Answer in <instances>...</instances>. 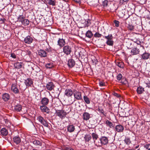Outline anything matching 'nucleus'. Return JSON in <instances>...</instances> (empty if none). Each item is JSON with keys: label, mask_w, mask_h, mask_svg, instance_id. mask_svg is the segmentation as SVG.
<instances>
[{"label": "nucleus", "mask_w": 150, "mask_h": 150, "mask_svg": "<svg viewBox=\"0 0 150 150\" xmlns=\"http://www.w3.org/2000/svg\"><path fill=\"white\" fill-rule=\"evenodd\" d=\"M5 120L6 123H8V120L7 119H5Z\"/></svg>", "instance_id": "bf43d9fd"}, {"label": "nucleus", "mask_w": 150, "mask_h": 150, "mask_svg": "<svg viewBox=\"0 0 150 150\" xmlns=\"http://www.w3.org/2000/svg\"><path fill=\"white\" fill-rule=\"evenodd\" d=\"M75 129L74 126L73 125H69L67 127V131L70 132H73L74 131Z\"/></svg>", "instance_id": "aec40b11"}, {"label": "nucleus", "mask_w": 150, "mask_h": 150, "mask_svg": "<svg viewBox=\"0 0 150 150\" xmlns=\"http://www.w3.org/2000/svg\"><path fill=\"white\" fill-rule=\"evenodd\" d=\"M60 93V91L59 90L56 91L54 93V97L55 98H58Z\"/></svg>", "instance_id": "ea45409f"}, {"label": "nucleus", "mask_w": 150, "mask_h": 150, "mask_svg": "<svg viewBox=\"0 0 150 150\" xmlns=\"http://www.w3.org/2000/svg\"><path fill=\"white\" fill-rule=\"evenodd\" d=\"M33 40V38L30 36H28L24 39V41L25 43L30 44L31 43Z\"/></svg>", "instance_id": "423d86ee"}, {"label": "nucleus", "mask_w": 150, "mask_h": 150, "mask_svg": "<svg viewBox=\"0 0 150 150\" xmlns=\"http://www.w3.org/2000/svg\"><path fill=\"white\" fill-rule=\"evenodd\" d=\"M1 134L4 136L6 135L8 133V131L5 128H3L1 130Z\"/></svg>", "instance_id": "cd10ccee"}, {"label": "nucleus", "mask_w": 150, "mask_h": 150, "mask_svg": "<svg viewBox=\"0 0 150 150\" xmlns=\"http://www.w3.org/2000/svg\"><path fill=\"white\" fill-rule=\"evenodd\" d=\"M113 22L115 24V26L116 27H118L119 26V22L117 20H115L113 21Z\"/></svg>", "instance_id": "49530a36"}, {"label": "nucleus", "mask_w": 150, "mask_h": 150, "mask_svg": "<svg viewBox=\"0 0 150 150\" xmlns=\"http://www.w3.org/2000/svg\"><path fill=\"white\" fill-rule=\"evenodd\" d=\"M94 37L96 38H100L101 37L102 35L101 34L98 33L96 32L94 35Z\"/></svg>", "instance_id": "de8ad7c7"}, {"label": "nucleus", "mask_w": 150, "mask_h": 150, "mask_svg": "<svg viewBox=\"0 0 150 150\" xmlns=\"http://www.w3.org/2000/svg\"><path fill=\"white\" fill-rule=\"evenodd\" d=\"M74 1L77 3H81V1L80 0H74Z\"/></svg>", "instance_id": "4d7b16f0"}, {"label": "nucleus", "mask_w": 150, "mask_h": 150, "mask_svg": "<svg viewBox=\"0 0 150 150\" xmlns=\"http://www.w3.org/2000/svg\"><path fill=\"white\" fill-rule=\"evenodd\" d=\"M22 24L25 25H27L29 24V21L28 19L24 18Z\"/></svg>", "instance_id": "e433bc0d"}, {"label": "nucleus", "mask_w": 150, "mask_h": 150, "mask_svg": "<svg viewBox=\"0 0 150 150\" xmlns=\"http://www.w3.org/2000/svg\"><path fill=\"white\" fill-rule=\"evenodd\" d=\"M4 20H5V19L4 18H1L0 19V22L1 23H4Z\"/></svg>", "instance_id": "5fc2aeb1"}, {"label": "nucleus", "mask_w": 150, "mask_h": 150, "mask_svg": "<svg viewBox=\"0 0 150 150\" xmlns=\"http://www.w3.org/2000/svg\"><path fill=\"white\" fill-rule=\"evenodd\" d=\"M33 143L35 146H41L42 143L39 140H34L33 141Z\"/></svg>", "instance_id": "7c9ffc66"}, {"label": "nucleus", "mask_w": 150, "mask_h": 150, "mask_svg": "<svg viewBox=\"0 0 150 150\" xmlns=\"http://www.w3.org/2000/svg\"><path fill=\"white\" fill-rule=\"evenodd\" d=\"M99 84L100 86H103L105 85V83L103 81H100L99 82Z\"/></svg>", "instance_id": "8fccbe9b"}, {"label": "nucleus", "mask_w": 150, "mask_h": 150, "mask_svg": "<svg viewBox=\"0 0 150 150\" xmlns=\"http://www.w3.org/2000/svg\"><path fill=\"white\" fill-rule=\"evenodd\" d=\"M117 65L120 68H123L124 67L123 63L122 62H117L116 63Z\"/></svg>", "instance_id": "f704fd0d"}, {"label": "nucleus", "mask_w": 150, "mask_h": 150, "mask_svg": "<svg viewBox=\"0 0 150 150\" xmlns=\"http://www.w3.org/2000/svg\"><path fill=\"white\" fill-rule=\"evenodd\" d=\"M104 38L108 40H112L113 38V36L111 34H109L108 36H105Z\"/></svg>", "instance_id": "a19ab883"}, {"label": "nucleus", "mask_w": 150, "mask_h": 150, "mask_svg": "<svg viewBox=\"0 0 150 150\" xmlns=\"http://www.w3.org/2000/svg\"><path fill=\"white\" fill-rule=\"evenodd\" d=\"M113 41L112 40H107L106 42V44L110 46H112L113 45Z\"/></svg>", "instance_id": "4c0bfd02"}, {"label": "nucleus", "mask_w": 150, "mask_h": 150, "mask_svg": "<svg viewBox=\"0 0 150 150\" xmlns=\"http://www.w3.org/2000/svg\"><path fill=\"white\" fill-rule=\"evenodd\" d=\"M56 114L60 118L62 119L66 117L67 113L65 110H57L56 112Z\"/></svg>", "instance_id": "7ed1b4c3"}, {"label": "nucleus", "mask_w": 150, "mask_h": 150, "mask_svg": "<svg viewBox=\"0 0 150 150\" xmlns=\"http://www.w3.org/2000/svg\"><path fill=\"white\" fill-rule=\"evenodd\" d=\"M92 137L93 139L94 142L95 143L96 140L98 138V135L96 133H93L91 134Z\"/></svg>", "instance_id": "c756f323"}, {"label": "nucleus", "mask_w": 150, "mask_h": 150, "mask_svg": "<svg viewBox=\"0 0 150 150\" xmlns=\"http://www.w3.org/2000/svg\"><path fill=\"white\" fill-rule=\"evenodd\" d=\"M46 3L50 5L55 6L56 5V1L55 0H45Z\"/></svg>", "instance_id": "5701e85b"}, {"label": "nucleus", "mask_w": 150, "mask_h": 150, "mask_svg": "<svg viewBox=\"0 0 150 150\" xmlns=\"http://www.w3.org/2000/svg\"><path fill=\"white\" fill-rule=\"evenodd\" d=\"M108 1L107 0H105L102 2V5L104 7L107 6H108Z\"/></svg>", "instance_id": "c03bdc74"}, {"label": "nucleus", "mask_w": 150, "mask_h": 150, "mask_svg": "<svg viewBox=\"0 0 150 150\" xmlns=\"http://www.w3.org/2000/svg\"><path fill=\"white\" fill-rule=\"evenodd\" d=\"M31 54V52L30 51H27L26 52V54L29 55H30Z\"/></svg>", "instance_id": "13d9d810"}, {"label": "nucleus", "mask_w": 150, "mask_h": 150, "mask_svg": "<svg viewBox=\"0 0 150 150\" xmlns=\"http://www.w3.org/2000/svg\"><path fill=\"white\" fill-rule=\"evenodd\" d=\"M91 139V136L89 134H86L84 137V139L86 142H88Z\"/></svg>", "instance_id": "c85d7f7f"}, {"label": "nucleus", "mask_w": 150, "mask_h": 150, "mask_svg": "<svg viewBox=\"0 0 150 150\" xmlns=\"http://www.w3.org/2000/svg\"><path fill=\"white\" fill-rule=\"evenodd\" d=\"M51 150L50 149H47V150Z\"/></svg>", "instance_id": "e2e57ef3"}, {"label": "nucleus", "mask_w": 150, "mask_h": 150, "mask_svg": "<svg viewBox=\"0 0 150 150\" xmlns=\"http://www.w3.org/2000/svg\"><path fill=\"white\" fill-rule=\"evenodd\" d=\"M100 140L102 144L106 145L108 143V139L105 136L102 137L100 138Z\"/></svg>", "instance_id": "0eeeda50"}, {"label": "nucleus", "mask_w": 150, "mask_h": 150, "mask_svg": "<svg viewBox=\"0 0 150 150\" xmlns=\"http://www.w3.org/2000/svg\"><path fill=\"white\" fill-rule=\"evenodd\" d=\"M11 56L13 58H15L16 57V55L14 53H12L11 54Z\"/></svg>", "instance_id": "3c124183"}, {"label": "nucleus", "mask_w": 150, "mask_h": 150, "mask_svg": "<svg viewBox=\"0 0 150 150\" xmlns=\"http://www.w3.org/2000/svg\"><path fill=\"white\" fill-rule=\"evenodd\" d=\"M63 52L67 55L70 54L72 52L71 46L68 45L64 46L63 48Z\"/></svg>", "instance_id": "20e7f679"}, {"label": "nucleus", "mask_w": 150, "mask_h": 150, "mask_svg": "<svg viewBox=\"0 0 150 150\" xmlns=\"http://www.w3.org/2000/svg\"><path fill=\"white\" fill-rule=\"evenodd\" d=\"M24 19V18L21 16H20L18 18V20L19 22H21L22 23L23 22V21Z\"/></svg>", "instance_id": "a18cd8bd"}, {"label": "nucleus", "mask_w": 150, "mask_h": 150, "mask_svg": "<svg viewBox=\"0 0 150 150\" xmlns=\"http://www.w3.org/2000/svg\"><path fill=\"white\" fill-rule=\"evenodd\" d=\"M54 66L52 63H48L45 65L47 68L51 69L54 67Z\"/></svg>", "instance_id": "58836bf2"}, {"label": "nucleus", "mask_w": 150, "mask_h": 150, "mask_svg": "<svg viewBox=\"0 0 150 150\" xmlns=\"http://www.w3.org/2000/svg\"><path fill=\"white\" fill-rule=\"evenodd\" d=\"M150 54L149 53L145 52L143 54L141 55L142 56L141 59L143 60L147 59L149 58Z\"/></svg>", "instance_id": "4468645a"}, {"label": "nucleus", "mask_w": 150, "mask_h": 150, "mask_svg": "<svg viewBox=\"0 0 150 150\" xmlns=\"http://www.w3.org/2000/svg\"><path fill=\"white\" fill-rule=\"evenodd\" d=\"M116 131L118 132H122L124 129V127L121 125H116L115 127Z\"/></svg>", "instance_id": "1a4fd4ad"}, {"label": "nucleus", "mask_w": 150, "mask_h": 150, "mask_svg": "<svg viewBox=\"0 0 150 150\" xmlns=\"http://www.w3.org/2000/svg\"><path fill=\"white\" fill-rule=\"evenodd\" d=\"M13 141L16 144H18L21 142V139L19 137L16 136L13 137Z\"/></svg>", "instance_id": "b1692460"}, {"label": "nucleus", "mask_w": 150, "mask_h": 150, "mask_svg": "<svg viewBox=\"0 0 150 150\" xmlns=\"http://www.w3.org/2000/svg\"><path fill=\"white\" fill-rule=\"evenodd\" d=\"M83 99L85 102L87 104H89L90 103V100L87 96H83Z\"/></svg>", "instance_id": "c9c22d12"}, {"label": "nucleus", "mask_w": 150, "mask_h": 150, "mask_svg": "<svg viewBox=\"0 0 150 150\" xmlns=\"http://www.w3.org/2000/svg\"><path fill=\"white\" fill-rule=\"evenodd\" d=\"M127 27L128 29L130 30H132L134 29V26L132 25V24H127Z\"/></svg>", "instance_id": "37998d69"}, {"label": "nucleus", "mask_w": 150, "mask_h": 150, "mask_svg": "<svg viewBox=\"0 0 150 150\" xmlns=\"http://www.w3.org/2000/svg\"><path fill=\"white\" fill-rule=\"evenodd\" d=\"M97 110L99 112H100V113L102 114L104 116H106L107 114L106 113H104V111L103 109H101L99 108H98V109Z\"/></svg>", "instance_id": "79ce46f5"}, {"label": "nucleus", "mask_w": 150, "mask_h": 150, "mask_svg": "<svg viewBox=\"0 0 150 150\" xmlns=\"http://www.w3.org/2000/svg\"><path fill=\"white\" fill-rule=\"evenodd\" d=\"M113 94L114 96H115L117 97H120V95L114 92Z\"/></svg>", "instance_id": "603ef678"}, {"label": "nucleus", "mask_w": 150, "mask_h": 150, "mask_svg": "<svg viewBox=\"0 0 150 150\" xmlns=\"http://www.w3.org/2000/svg\"><path fill=\"white\" fill-rule=\"evenodd\" d=\"M21 63L16 62L15 63L14 67L16 69H19L22 67V65Z\"/></svg>", "instance_id": "473e14b6"}, {"label": "nucleus", "mask_w": 150, "mask_h": 150, "mask_svg": "<svg viewBox=\"0 0 150 150\" xmlns=\"http://www.w3.org/2000/svg\"><path fill=\"white\" fill-rule=\"evenodd\" d=\"M57 43V45L60 47H63L65 44V40L62 38H59L58 41Z\"/></svg>", "instance_id": "f8f14e48"}, {"label": "nucleus", "mask_w": 150, "mask_h": 150, "mask_svg": "<svg viewBox=\"0 0 150 150\" xmlns=\"http://www.w3.org/2000/svg\"><path fill=\"white\" fill-rule=\"evenodd\" d=\"M82 117L84 120L87 121L90 118V115L87 112H85L83 114Z\"/></svg>", "instance_id": "9b49d317"}, {"label": "nucleus", "mask_w": 150, "mask_h": 150, "mask_svg": "<svg viewBox=\"0 0 150 150\" xmlns=\"http://www.w3.org/2000/svg\"><path fill=\"white\" fill-rule=\"evenodd\" d=\"M139 145H137L136 146H135V147H134V148L135 149H137L139 148Z\"/></svg>", "instance_id": "052dcab7"}, {"label": "nucleus", "mask_w": 150, "mask_h": 150, "mask_svg": "<svg viewBox=\"0 0 150 150\" xmlns=\"http://www.w3.org/2000/svg\"><path fill=\"white\" fill-rule=\"evenodd\" d=\"M38 54L41 57H46L47 56V53L45 51L40 50L38 52Z\"/></svg>", "instance_id": "f3484780"}, {"label": "nucleus", "mask_w": 150, "mask_h": 150, "mask_svg": "<svg viewBox=\"0 0 150 150\" xmlns=\"http://www.w3.org/2000/svg\"><path fill=\"white\" fill-rule=\"evenodd\" d=\"M54 87V85L52 82L48 83L46 86L47 89L49 91H51L53 89Z\"/></svg>", "instance_id": "2eb2a0df"}, {"label": "nucleus", "mask_w": 150, "mask_h": 150, "mask_svg": "<svg viewBox=\"0 0 150 150\" xmlns=\"http://www.w3.org/2000/svg\"><path fill=\"white\" fill-rule=\"evenodd\" d=\"M139 42V43H137V44L138 45H139L140 44V43H141V42Z\"/></svg>", "instance_id": "680f3d73"}, {"label": "nucleus", "mask_w": 150, "mask_h": 150, "mask_svg": "<svg viewBox=\"0 0 150 150\" xmlns=\"http://www.w3.org/2000/svg\"><path fill=\"white\" fill-rule=\"evenodd\" d=\"M10 96L9 94L7 93L4 94L2 96V98L4 101H7L9 99Z\"/></svg>", "instance_id": "4be33fe9"}, {"label": "nucleus", "mask_w": 150, "mask_h": 150, "mask_svg": "<svg viewBox=\"0 0 150 150\" xmlns=\"http://www.w3.org/2000/svg\"><path fill=\"white\" fill-rule=\"evenodd\" d=\"M74 98H73L72 99L69 101L70 103L71 104H72L74 101H76V99L79 100H82L81 93L80 92L77 91H74Z\"/></svg>", "instance_id": "f257e3e1"}, {"label": "nucleus", "mask_w": 150, "mask_h": 150, "mask_svg": "<svg viewBox=\"0 0 150 150\" xmlns=\"http://www.w3.org/2000/svg\"><path fill=\"white\" fill-rule=\"evenodd\" d=\"M144 91V88L140 86L138 87L137 90V93L139 94H141L143 93Z\"/></svg>", "instance_id": "a878e982"}, {"label": "nucleus", "mask_w": 150, "mask_h": 150, "mask_svg": "<svg viewBox=\"0 0 150 150\" xmlns=\"http://www.w3.org/2000/svg\"><path fill=\"white\" fill-rule=\"evenodd\" d=\"M87 24H88V25H90L91 24L90 20L88 19L87 21Z\"/></svg>", "instance_id": "6e6d98bb"}, {"label": "nucleus", "mask_w": 150, "mask_h": 150, "mask_svg": "<svg viewBox=\"0 0 150 150\" xmlns=\"http://www.w3.org/2000/svg\"><path fill=\"white\" fill-rule=\"evenodd\" d=\"M144 148L148 150H150V144H146L144 146Z\"/></svg>", "instance_id": "09e8293b"}, {"label": "nucleus", "mask_w": 150, "mask_h": 150, "mask_svg": "<svg viewBox=\"0 0 150 150\" xmlns=\"http://www.w3.org/2000/svg\"><path fill=\"white\" fill-rule=\"evenodd\" d=\"M93 36V34L92 32L90 30L87 31L86 34V37L89 38H91Z\"/></svg>", "instance_id": "bb28decb"}, {"label": "nucleus", "mask_w": 150, "mask_h": 150, "mask_svg": "<svg viewBox=\"0 0 150 150\" xmlns=\"http://www.w3.org/2000/svg\"><path fill=\"white\" fill-rule=\"evenodd\" d=\"M11 89L15 93H18L19 92V90L16 85H13L12 86Z\"/></svg>", "instance_id": "6ab92c4d"}, {"label": "nucleus", "mask_w": 150, "mask_h": 150, "mask_svg": "<svg viewBox=\"0 0 150 150\" xmlns=\"http://www.w3.org/2000/svg\"><path fill=\"white\" fill-rule=\"evenodd\" d=\"M122 76L121 74H119L117 76L116 78L117 80H121V83L124 85H128V82L125 78H122Z\"/></svg>", "instance_id": "f03ea898"}, {"label": "nucleus", "mask_w": 150, "mask_h": 150, "mask_svg": "<svg viewBox=\"0 0 150 150\" xmlns=\"http://www.w3.org/2000/svg\"><path fill=\"white\" fill-rule=\"evenodd\" d=\"M22 107L21 105L19 104H17L14 106V110L16 112H20L21 110Z\"/></svg>", "instance_id": "393cba45"}, {"label": "nucleus", "mask_w": 150, "mask_h": 150, "mask_svg": "<svg viewBox=\"0 0 150 150\" xmlns=\"http://www.w3.org/2000/svg\"><path fill=\"white\" fill-rule=\"evenodd\" d=\"M75 61L72 59H69L68 61L67 64L68 67L70 68L74 67L75 65Z\"/></svg>", "instance_id": "9d476101"}, {"label": "nucleus", "mask_w": 150, "mask_h": 150, "mask_svg": "<svg viewBox=\"0 0 150 150\" xmlns=\"http://www.w3.org/2000/svg\"><path fill=\"white\" fill-rule=\"evenodd\" d=\"M37 120L40 122L44 126L47 127L48 124L47 121L42 117L41 115H39L37 117Z\"/></svg>", "instance_id": "39448f33"}, {"label": "nucleus", "mask_w": 150, "mask_h": 150, "mask_svg": "<svg viewBox=\"0 0 150 150\" xmlns=\"http://www.w3.org/2000/svg\"><path fill=\"white\" fill-rule=\"evenodd\" d=\"M41 102L43 105H46L48 104L49 100L47 98L44 97L42 99Z\"/></svg>", "instance_id": "a211bd4d"}, {"label": "nucleus", "mask_w": 150, "mask_h": 150, "mask_svg": "<svg viewBox=\"0 0 150 150\" xmlns=\"http://www.w3.org/2000/svg\"><path fill=\"white\" fill-rule=\"evenodd\" d=\"M64 93L65 96L69 97L72 95L73 92L71 89H66Z\"/></svg>", "instance_id": "ddd939ff"}, {"label": "nucleus", "mask_w": 150, "mask_h": 150, "mask_svg": "<svg viewBox=\"0 0 150 150\" xmlns=\"http://www.w3.org/2000/svg\"><path fill=\"white\" fill-rule=\"evenodd\" d=\"M124 141L125 143L127 145H129L131 143L129 138L128 137H126L125 139L124 140Z\"/></svg>", "instance_id": "72a5a7b5"}, {"label": "nucleus", "mask_w": 150, "mask_h": 150, "mask_svg": "<svg viewBox=\"0 0 150 150\" xmlns=\"http://www.w3.org/2000/svg\"><path fill=\"white\" fill-rule=\"evenodd\" d=\"M40 108L42 112H45L47 113H49L50 110L46 105H43L40 106Z\"/></svg>", "instance_id": "6e6552de"}, {"label": "nucleus", "mask_w": 150, "mask_h": 150, "mask_svg": "<svg viewBox=\"0 0 150 150\" xmlns=\"http://www.w3.org/2000/svg\"><path fill=\"white\" fill-rule=\"evenodd\" d=\"M65 150H74L71 147H66Z\"/></svg>", "instance_id": "864d4df0"}, {"label": "nucleus", "mask_w": 150, "mask_h": 150, "mask_svg": "<svg viewBox=\"0 0 150 150\" xmlns=\"http://www.w3.org/2000/svg\"><path fill=\"white\" fill-rule=\"evenodd\" d=\"M25 83L26 86H30L33 83V81L30 78H28L25 80Z\"/></svg>", "instance_id": "dca6fc26"}, {"label": "nucleus", "mask_w": 150, "mask_h": 150, "mask_svg": "<svg viewBox=\"0 0 150 150\" xmlns=\"http://www.w3.org/2000/svg\"><path fill=\"white\" fill-rule=\"evenodd\" d=\"M139 49L136 47L133 48L131 51V52L132 53L133 55L137 54L139 53Z\"/></svg>", "instance_id": "412c9836"}, {"label": "nucleus", "mask_w": 150, "mask_h": 150, "mask_svg": "<svg viewBox=\"0 0 150 150\" xmlns=\"http://www.w3.org/2000/svg\"><path fill=\"white\" fill-rule=\"evenodd\" d=\"M105 124L107 126H109L110 128H112L113 127L112 123L108 120L105 121Z\"/></svg>", "instance_id": "2f4dec72"}]
</instances>
